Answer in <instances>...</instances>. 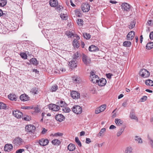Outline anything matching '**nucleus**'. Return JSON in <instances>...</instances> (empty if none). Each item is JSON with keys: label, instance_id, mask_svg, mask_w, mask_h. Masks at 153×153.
<instances>
[{"label": "nucleus", "instance_id": "obj_15", "mask_svg": "<svg viewBox=\"0 0 153 153\" xmlns=\"http://www.w3.org/2000/svg\"><path fill=\"white\" fill-rule=\"evenodd\" d=\"M30 97L26 95V94H24L21 95L20 97V100L23 101H26L29 100Z\"/></svg>", "mask_w": 153, "mask_h": 153}, {"label": "nucleus", "instance_id": "obj_37", "mask_svg": "<svg viewBox=\"0 0 153 153\" xmlns=\"http://www.w3.org/2000/svg\"><path fill=\"white\" fill-rule=\"evenodd\" d=\"M78 25L80 26H82L83 24V21L81 19H78L77 21Z\"/></svg>", "mask_w": 153, "mask_h": 153}, {"label": "nucleus", "instance_id": "obj_50", "mask_svg": "<svg viewBox=\"0 0 153 153\" xmlns=\"http://www.w3.org/2000/svg\"><path fill=\"white\" fill-rule=\"evenodd\" d=\"M106 108V105H102L100 107H99L101 110V112L103 111Z\"/></svg>", "mask_w": 153, "mask_h": 153}, {"label": "nucleus", "instance_id": "obj_22", "mask_svg": "<svg viewBox=\"0 0 153 153\" xmlns=\"http://www.w3.org/2000/svg\"><path fill=\"white\" fill-rule=\"evenodd\" d=\"M8 98L12 101H16V96L14 94H10L8 95Z\"/></svg>", "mask_w": 153, "mask_h": 153}, {"label": "nucleus", "instance_id": "obj_55", "mask_svg": "<svg viewBox=\"0 0 153 153\" xmlns=\"http://www.w3.org/2000/svg\"><path fill=\"white\" fill-rule=\"evenodd\" d=\"M57 7L56 8V10L57 11H60L61 10V9L63 8L62 6L60 5H57Z\"/></svg>", "mask_w": 153, "mask_h": 153}, {"label": "nucleus", "instance_id": "obj_13", "mask_svg": "<svg viewBox=\"0 0 153 153\" xmlns=\"http://www.w3.org/2000/svg\"><path fill=\"white\" fill-rule=\"evenodd\" d=\"M77 61L76 60H72L69 62L68 65L71 69L77 67Z\"/></svg>", "mask_w": 153, "mask_h": 153}, {"label": "nucleus", "instance_id": "obj_53", "mask_svg": "<svg viewBox=\"0 0 153 153\" xmlns=\"http://www.w3.org/2000/svg\"><path fill=\"white\" fill-rule=\"evenodd\" d=\"M0 105L1 106V108H2L4 109L6 108V105L4 103L2 102H0Z\"/></svg>", "mask_w": 153, "mask_h": 153}, {"label": "nucleus", "instance_id": "obj_58", "mask_svg": "<svg viewBox=\"0 0 153 153\" xmlns=\"http://www.w3.org/2000/svg\"><path fill=\"white\" fill-rule=\"evenodd\" d=\"M24 151V149H19L17 150L16 151V153H22Z\"/></svg>", "mask_w": 153, "mask_h": 153}, {"label": "nucleus", "instance_id": "obj_4", "mask_svg": "<svg viewBox=\"0 0 153 153\" xmlns=\"http://www.w3.org/2000/svg\"><path fill=\"white\" fill-rule=\"evenodd\" d=\"M23 141L22 139L19 137H16L13 141V143L17 146H19L22 144Z\"/></svg>", "mask_w": 153, "mask_h": 153}, {"label": "nucleus", "instance_id": "obj_7", "mask_svg": "<svg viewBox=\"0 0 153 153\" xmlns=\"http://www.w3.org/2000/svg\"><path fill=\"white\" fill-rule=\"evenodd\" d=\"M90 5L88 3H83L82 4L81 8L83 12H88L90 10Z\"/></svg>", "mask_w": 153, "mask_h": 153}, {"label": "nucleus", "instance_id": "obj_36", "mask_svg": "<svg viewBox=\"0 0 153 153\" xmlns=\"http://www.w3.org/2000/svg\"><path fill=\"white\" fill-rule=\"evenodd\" d=\"M90 76L91 79L92 78H94V77L96 78H97L98 79V76L97 75H96L94 71H91V72H90Z\"/></svg>", "mask_w": 153, "mask_h": 153}, {"label": "nucleus", "instance_id": "obj_35", "mask_svg": "<svg viewBox=\"0 0 153 153\" xmlns=\"http://www.w3.org/2000/svg\"><path fill=\"white\" fill-rule=\"evenodd\" d=\"M131 45V42L129 41H126L124 42L123 45L126 47H129Z\"/></svg>", "mask_w": 153, "mask_h": 153}, {"label": "nucleus", "instance_id": "obj_25", "mask_svg": "<svg viewBox=\"0 0 153 153\" xmlns=\"http://www.w3.org/2000/svg\"><path fill=\"white\" fill-rule=\"evenodd\" d=\"M145 83L148 86H153V81L151 79L146 80Z\"/></svg>", "mask_w": 153, "mask_h": 153}, {"label": "nucleus", "instance_id": "obj_32", "mask_svg": "<svg viewBox=\"0 0 153 153\" xmlns=\"http://www.w3.org/2000/svg\"><path fill=\"white\" fill-rule=\"evenodd\" d=\"M133 149L132 147L128 146L125 149V153H131Z\"/></svg>", "mask_w": 153, "mask_h": 153}, {"label": "nucleus", "instance_id": "obj_26", "mask_svg": "<svg viewBox=\"0 0 153 153\" xmlns=\"http://www.w3.org/2000/svg\"><path fill=\"white\" fill-rule=\"evenodd\" d=\"M30 61L31 64L35 65H37L38 64L37 62V60L36 58H32L30 60Z\"/></svg>", "mask_w": 153, "mask_h": 153}, {"label": "nucleus", "instance_id": "obj_49", "mask_svg": "<svg viewBox=\"0 0 153 153\" xmlns=\"http://www.w3.org/2000/svg\"><path fill=\"white\" fill-rule=\"evenodd\" d=\"M48 131V130L44 128H42V131L41 134H46Z\"/></svg>", "mask_w": 153, "mask_h": 153}, {"label": "nucleus", "instance_id": "obj_42", "mask_svg": "<svg viewBox=\"0 0 153 153\" xmlns=\"http://www.w3.org/2000/svg\"><path fill=\"white\" fill-rule=\"evenodd\" d=\"M80 54L77 52L74 54L73 56V60H76V59L79 56Z\"/></svg>", "mask_w": 153, "mask_h": 153}, {"label": "nucleus", "instance_id": "obj_20", "mask_svg": "<svg viewBox=\"0 0 153 153\" xmlns=\"http://www.w3.org/2000/svg\"><path fill=\"white\" fill-rule=\"evenodd\" d=\"M89 50L91 51H96L99 50L98 48L94 45H92L89 48Z\"/></svg>", "mask_w": 153, "mask_h": 153}, {"label": "nucleus", "instance_id": "obj_47", "mask_svg": "<svg viewBox=\"0 0 153 153\" xmlns=\"http://www.w3.org/2000/svg\"><path fill=\"white\" fill-rule=\"evenodd\" d=\"M65 34L68 37H71L74 35L73 33L70 31L66 32Z\"/></svg>", "mask_w": 153, "mask_h": 153}, {"label": "nucleus", "instance_id": "obj_14", "mask_svg": "<svg viewBox=\"0 0 153 153\" xmlns=\"http://www.w3.org/2000/svg\"><path fill=\"white\" fill-rule=\"evenodd\" d=\"M55 118L57 121L61 122L64 120L65 118L63 115L61 114H58L55 116Z\"/></svg>", "mask_w": 153, "mask_h": 153}, {"label": "nucleus", "instance_id": "obj_30", "mask_svg": "<svg viewBox=\"0 0 153 153\" xmlns=\"http://www.w3.org/2000/svg\"><path fill=\"white\" fill-rule=\"evenodd\" d=\"M134 140L136 143H143V141L141 139L137 136H135Z\"/></svg>", "mask_w": 153, "mask_h": 153}, {"label": "nucleus", "instance_id": "obj_51", "mask_svg": "<svg viewBox=\"0 0 153 153\" xmlns=\"http://www.w3.org/2000/svg\"><path fill=\"white\" fill-rule=\"evenodd\" d=\"M106 129L105 128H103L101 129L100 131L98 134V135L100 136H101L102 134L105 132Z\"/></svg>", "mask_w": 153, "mask_h": 153}, {"label": "nucleus", "instance_id": "obj_64", "mask_svg": "<svg viewBox=\"0 0 153 153\" xmlns=\"http://www.w3.org/2000/svg\"><path fill=\"white\" fill-rule=\"evenodd\" d=\"M111 76H112V75L110 73L107 74H106V76L107 78H108V79H111Z\"/></svg>", "mask_w": 153, "mask_h": 153}, {"label": "nucleus", "instance_id": "obj_56", "mask_svg": "<svg viewBox=\"0 0 153 153\" xmlns=\"http://www.w3.org/2000/svg\"><path fill=\"white\" fill-rule=\"evenodd\" d=\"M63 134L59 133V132H57L56 133H55L54 135V136H62L63 135Z\"/></svg>", "mask_w": 153, "mask_h": 153}, {"label": "nucleus", "instance_id": "obj_19", "mask_svg": "<svg viewBox=\"0 0 153 153\" xmlns=\"http://www.w3.org/2000/svg\"><path fill=\"white\" fill-rule=\"evenodd\" d=\"M73 80L74 82L76 83H79L81 82V79L79 76H76L73 77Z\"/></svg>", "mask_w": 153, "mask_h": 153}, {"label": "nucleus", "instance_id": "obj_59", "mask_svg": "<svg viewBox=\"0 0 153 153\" xmlns=\"http://www.w3.org/2000/svg\"><path fill=\"white\" fill-rule=\"evenodd\" d=\"M22 108L23 109H32L33 107L31 106H24Z\"/></svg>", "mask_w": 153, "mask_h": 153}, {"label": "nucleus", "instance_id": "obj_2", "mask_svg": "<svg viewBox=\"0 0 153 153\" xmlns=\"http://www.w3.org/2000/svg\"><path fill=\"white\" fill-rule=\"evenodd\" d=\"M140 75L143 78H147L150 76L149 72L147 70L143 69L141 70L140 72Z\"/></svg>", "mask_w": 153, "mask_h": 153}, {"label": "nucleus", "instance_id": "obj_18", "mask_svg": "<svg viewBox=\"0 0 153 153\" xmlns=\"http://www.w3.org/2000/svg\"><path fill=\"white\" fill-rule=\"evenodd\" d=\"M50 5L52 7H55L58 4V2L57 0H50L49 1Z\"/></svg>", "mask_w": 153, "mask_h": 153}, {"label": "nucleus", "instance_id": "obj_1", "mask_svg": "<svg viewBox=\"0 0 153 153\" xmlns=\"http://www.w3.org/2000/svg\"><path fill=\"white\" fill-rule=\"evenodd\" d=\"M73 111L76 114H80L82 111V108L78 105H74L72 108Z\"/></svg>", "mask_w": 153, "mask_h": 153}, {"label": "nucleus", "instance_id": "obj_40", "mask_svg": "<svg viewBox=\"0 0 153 153\" xmlns=\"http://www.w3.org/2000/svg\"><path fill=\"white\" fill-rule=\"evenodd\" d=\"M58 88L57 85H53L51 87V91L52 92H55L58 89Z\"/></svg>", "mask_w": 153, "mask_h": 153}, {"label": "nucleus", "instance_id": "obj_57", "mask_svg": "<svg viewBox=\"0 0 153 153\" xmlns=\"http://www.w3.org/2000/svg\"><path fill=\"white\" fill-rule=\"evenodd\" d=\"M23 119L25 120L28 121L30 120L31 119L28 116H26V117H24Z\"/></svg>", "mask_w": 153, "mask_h": 153}, {"label": "nucleus", "instance_id": "obj_33", "mask_svg": "<svg viewBox=\"0 0 153 153\" xmlns=\"http://www.w3.org/2000/svg\"><path fill=\"white\" fill-rule=\"evenodd\" d=\"M74 12L76 16H77L80 17L82 16L80 9H76L75 10Z\"/></svg>", "mask_w": 153, "mask_h": 153}, {"label": "nucleus", "instance_id": "obj_10", "mask_svg": "<svg viewBox=\"0 0 153 153\" xmlns=\"http://www.w3.org/2000/svg\"><path fill=\"white\" fill-rule=\"evenodd\" d=\"M71 97L74 99H78L80 97V94L78 92L73 91L71 93Z\"/></svg>", "mask_w": 153, "mask_h": 153}, {"label": "nucleus", "instance_id": "obj_6", "mask_svg": "<svg viewBox=\"0 0 153 153\" xmlns=\"http://www.w3.org/2000/svg\"><path fill=\"white\" fill-rule=\"evenodd\" d=\"M35 127L31 125H27L25 127L26 131L27 132L31 133L34 132L35 131Z\"/></svg>", "mask_w": 153, "mask_h": 153}, {"label": "nucleus", "instance_id": "obj_46", "mask_svg": "<svg viewBox=\"0 0 153 153\" xmlns=\"http://www.w3.org/2000/svg\"><path fill=\"white\" fill-rule=\"evenodd\" d=\"M83 36L85 38L87 39H89L91 38V35L88 33H83Z\"/></svg>", "mask_w": 153, "mask_h": 153}, {"label": "nucleus", "instance_id": "obj_41", "mask_svg": "<svg viewBox=\"0 0 153 153\" xmlns=\"http://www.w3.org/2000/svg\"><path fill=\"white\" fill-rule=\"evenodd\" d=\"M62 111L65 113H69L71 111V109L68 107H63L62 108Z\"/></svg>", "mask_w": 153, "mask_h": 153}, {"label": "nucleus", "instance_id": "obj_48", "mask_svg": "<svg viewBox=\"0 0 153 153\" xmlns=\"http://www.w3.org/2000/svg\"><path fill=\"white\" fill-rule=\"evenodd\" d=\"M99 77H98V79L94 77V78H92L91 81L93 83H96L99 82Z\"/></svg>", "mask_w": 153, "mask_h": 153}, {"label": "nucleus", "instance_id": "obj_63", "mask_svg": "<svg viewBox=\"0 0 153 153\" xmlns=\"http://www.w3.org/2000/svg\"><path fill=\"white\" fill-rule=\"evenodd\" d=\"M149 37L151 39H153V31L152 32L150 33Z\"/></svg>", "mask_w": 153, "mask_h": 153}, {"label": "nucleus", "instance_id": "obj_62", "mask_svg": "<svg viewBox=\"0 0 153 153\" xmlns=\"http://www.w3.org/2000/svg\"><path fill=\"white\" fill-rule=\"evenodd\" d=\"M91 142V140L89 138H86V143L87 144Z\"/></svg>", "mask_w": 153, "mask_h": 153}, {"label": "nucleus", "instance_id": "obj_24", "mask_svg": "<svg viewBox=\"0 0 153 153\" xmlns=\"http://www.w3.org/2000/svg\"><path fill=\"white\" fill-rule=\"evenodd\" d=\"M130 117L131 119L135 120L137 121L138 120V119L135 116L134 113L133 111H131L130 113Z\"/></svg>", "mask_w": 153, "mask_h": 153}, {"label": "nucleus", "instance_id": "obj_52", "mask_svg": "<svg viewBox=\"0 0 153 153\" xmlns=\"http://www.w3.org/2000/svg\"><path fill=\"white\" fill-rule=\"evenodd\" d=\"M21 56L23 59H26L27 58V55L24 53H21L20 54Z\"/></svg>", "mask_w": 153, "mask_h": 153}, {"label": "nucleus", "instance_id": "obj_38", "mask_svg": "<svg viewBox=\"0 0 153 153\" xmlns=\"http://www.w3.org/2000/svg\"><path fill=\"white\" fill-rule=\"evenodd\" d=\"M31 92L34 94H37L39 92L38 89L36 88H33L32 89Z\"/></svg>", "mask_w": 153, "mask_h": 153}, {"label": "nucleus", "instance_id": "obj_43", "mask_svg": "<svg viewBox=\"0 0 153 153\" xmlns=\"http://www.w3.org/2000/svg\"><path fill=\"white\" fill-rule=\"evenodd\" d=\"M60 16L63 20H66L67 19V14L61 13Z\"/></svg>", "mask_w": 153, "mask_h": 153}, {"label": "nucleus", "instance_id": "obj_39", "mask_svg": "<svg viewBox=\"0 0 153 153\" xmlns=\"http://www.w3.org/2000/svg\"><path fill=\"white\" fill-rule=\"evenodd\" d=\"M75 141L79 147H81L82 146L81 143L80 141L79 140V139L78 137H75Z\"/></svg>", "mask_w": 153, "mask_h": 153}, {"label": "nucleus", "instance_id": "obj_61", "mask_svg": "<svg viewBox=\"0 0 153 153\" xmlns=\"http://www.w3.org/2000/svg\"><path fill=\"white\" fill-rule=\"evenodd\" d=\"M147 24L149 26H152L153 24V21L151 20H149L147 22Z\"/></svg>", "mask_w": 153, "mask_h": 153}, {"label": "nucleus", "instance_id": "obj_9", "mask_svg": "<svg viewBox=\"0 0 153 153\" xmlns=\"http://www.w3.org/2000/svg\"><path fill=\"white\" fill-rule=\"evenodd\" d=\"M39 143L41 146H45L48 144L49 141L48 139L42 138L39 140Z\"/></svg>", "mask_w": 153, "mask_h": 153}, {"label": "nucleus", "instance_id": "obj_8", "mask_svg": "<svg viewBox=\"0 0 153 153\" xmlns=\"http://www.w3.org/2000/svg\"><path fill=\"white\" fill-rule=\"evenodd\" d=\"M82 60L84 63L86 65H89L91 62L90 58L85 54L83 55Z\"/></svg>", "mask_w": 153, "mask_h": 153}, {"label": "nucleus", "instance_id": "obj_54", "mask_svg": "<svg viewBox=\"0 0 153 153\" xmlns=\"http://www.w3.org/2000/svg\"><path fill=\"white\" fill-rule=\"evenodd\" d=\"M33 109L34 110V112L36 113H39L40 111V109H39L38 107H36L34 108Z\"/></svg>", "mask_w": 153, "mask_h": 153}, {"label": "nucleus", "instance_id": "obj_45", "mask_svg": "<svg viewBox=\"0 0 153 153\" xmlns=\"http://www.w3.org/2000/svg\"><path fill=\"white\" fill-rule=\"evenodd\" d=\"M124 129L123 128H120L118 131L117 134V137L120 136L123 132Z\"/></svg>", "mask_w": 153, "mask_h": 153}, {"label": "nucleus", "instance_id": "obj_27", "mask_svg": "<svg viewBox=\"0 0 153 153\" xmlns=\"http://www.w3.org/2000/svg\"><path fill=\"white\" fill-rule=\"evenodd\" d=\"M51 143L54 145H59L61 144V142L59 140L55 139L52 141Z\"/></svg>", "mask_w": 153, "mask_h": 153}, {"label": "nucleus", "instance_id": "obj_11", "mask_svg": "<svg viewBox=\"0 0 153 153\" xmlns=\"http://www.w3.org/2000/svg\"><path fill=\"white\" fill-rule=\"evenodd\" d=\"M135 35V33L134 31L130 32L127 35L126 37L128 40H131L133 39Z\"/></svg>", "mask_w": 153, "mask_h": 153}, {"label": "nucleus", "instance_id": "obj_28", "mask_svg": "<svg viewBox=\"0 0 153 153\" xmlns=\"http://www.w3.org/2000/svg\"><path fill=\"white\" fill-rule=\"evenodd\" d=\"M115 122L117 126H120L123 123V121L120 119L118 118L116 119L115 120Z\"/></svg>", "mask_w": 153, "mask_h": 153}, {"label": "nucleus", "instance_id": "obj_60", "mask_svg": "<svg viewBox=\"0 0 153 153\" xmlns=\"http://www.w3.org/2000/svg\"><path fill=\"white\" fill-rule=\"evenodd\" d=\"M101 111L99 107L97 108L95 111V113L96 114H98L101 112Z\"/></svg>", "mask_w": 153, "mask_h": 153}, {"label": "nucleus", "instance_id": "obj_29", "mask_svg": "<svg viewBox=\"0 0 153 153\" xmlns=\"http://www.w3.org/2000/svg\"><path fill=\"white\" fill-rule=\"evenodd\" d=\"M153 48V42H149L148 43L146 46V49L150 50Z\"/></svg>", "mask_w": 153, "mask_h": 153}, {"label": "nucleus", "instance_id": "obj_21", "mask_svg": "<svg viewBox=\"0 0 153 153\" xmlns=\"http://www.w3.org/2000/svg\"><path fill=\"white\" fill-rule=\"evenodd\" d=\"M73 45L75 48H78L80 46L79 41L76 39H74L73 42Z\"/></svg>", "mask_w": 153, "mask_h": 153}, {"label": "nucleus", "instance_id": "obj_17", "mask_svg": "<svg viewBox=\"0 0 153 153\" xmlns=\"http://www.w3.org/2000/svg\"><path fill=\"white\" fill-rule=\"evenodd\" d=\"M106 82V80L105 79L101 78L99 79V82L97 83L99 86H103L105 85Z\"/></svg>", "mask_w": 153, "mask_h": 153}, {"label": "nucleus", "instance_id": "obj_23", "mask_svg": "<svg viewBox=\"0 0 153 153\" xmlns=\"http://www.w3.org/2000/svg\"><path fill=\"white\" fill-rule=\"evenodd\" d=\"M76 148V146L74 144L72 143L70 144L68 146V149L70 151H74Z\"/></svg>", "mask_w": 153, "mask_h": 153}, {"label": "nucleus", "instance_id": "obj_34", "mask_svg": "<svg viewBox=\"0 0 153 153\" xmlns=\"http://www.w3.org/2000/svg\"><path fill=\"white\" fill-rule=\"evenodd\" d=\"M7 3L6 0H0V7H4L6 4Z\"/></svg>", "mask_w": 153, "mask_h": 153}, {"label": "nucleus", "instance_id": "obj_31", "mask_svg": "<svg viewBox=\"0 0 153 153\" xmlns=\"http://www.w3.org/2000/svg\"><path fill=\"white\" fill-rule=\"evenodd\" d=\"M135 23L136 22L135 21L133 20L131 21L130 23V25H128V28L130 29H132L134 28L135 26Z\"/></svg>", "mask_w": 153, "mask_h": 153}, {"label": "nucleus", "instance_id": "obj_16", "mask_svg": "<svg viewBox=\"0 0 153 153\" xmlns=\"http://www.w3.org/2000/svg\"><path fill=\"white\" fill-rule=\"evenodd\" d=\"M4 148L5 151L9 152L13 149V146L11 144H7L5 145Z\"/></svg>", "mask_w": 153, "mask_h": 153}, {"label": "nucleus", "instance_id": "obj_12", "mask_svg": "<svg viewBox=\"0 0 153 153\" xmlns=\"http://www.w3.org/2000/svg\"><path fill=\"white\" fill-rule=\"evenodd\" d=\"M13 115L17 118H20L23 115L22 113L19 110L14 111L13 112Z\"/></svg>", "mask_w": 153, "mask_h": 153}, {"label": "nucleus", "instance_id": "obj_5", "mask_svg": "<svg viewBox=\"0 0 153 153\" xmlns=\"http://www.w3.org/2000/svg\"><path fill=\"white\" fill-rule=\"evenodd\" d=\"M48 108L50 110L57 111L60 109L59 106L55 104H51L48 105Z\"/></svg>", "mask_w": 153, "mask_h": 153}, {"label": "nucleus", "instance_id": "obj_3", "mask_svg": "<svg viewBox=\"0 0 153 153\" xmlns=\"http://www.w3.org/2000/svg\"><path fill=\"white\" fill-rule=\"evenodd\" d=\"M121 8L124 12H128L130 10L131 6L126 3H123L121 5Z\"/></svg>", "mask_w": 153, "mask_h": 153}, {"label": "nucleus", "instance_id": "obj_44", "mask_svg": "<svg viewBox=\"0 0 153 153\" xmlns=\"http://www.w3.org/2000/svg\"><path fill=\"white\" fill-rule=\"evenodd\" d=\"M57 104L61 107H63L66 105L65 102L62 100H61Z\"/></svg>", "mask_w": 153, "mask_h": 153}]
</instances>
